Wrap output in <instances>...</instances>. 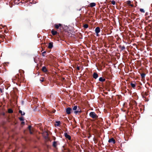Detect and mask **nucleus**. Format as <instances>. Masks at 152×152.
Wrapping results in <instances>:
<instances>
[{
  "label": "nucleus",
  "mask_w": 152,
  "mask_h": 152,
  "mask_svg": "<svg viewBox=\"0 0 152 152\" xmlns=\"http://www.w3.org/2000/svg\"><path fill=\"white\" fill-rule=\"evenodd\" d=\"M90 116L92 118L96 120L98 118V115L94 112H91L89 113Z\"/></svg>",
  "instance_id": "1"
},
{
  "label": "nucleus",
  "mask_w": 152,
  "mask_h": 152,
  "mask_svg": "<svg viewBox=\"0 0 152 152\" xmlns=\"http://www.w3.org/2000/svg\"><path fill=\"white\" fill-rule=\"evenodd\" d=\"M72 112V109L70 107H68L66 109V112L67 114H70Z\"/></svg>",
  "instance_id": "2"
},
{
  "label": "nucleus",
  "mask_w": 152,
  "mask_h": 152,
  "mask_svg": "<svg viewBox=\"0 0 152 152\" xmlns=\"http://www.w3.org/2000/svg\"><path fill=\"white\" fill-rule=\"evenodd\" d=\"M95 32L96 33V36H99V34L98 33L100 32V29L99 27H96L95 29Z\"/></svg>",
  "instance_id": "3"
},
{
  "label": "nucleus",
  "mask_w": 152,
  "mask_h": 152,
  "mask_svg": "<svg viewBox=\"0 0 152 152\" xmlns=\"http://www.w3.org/2000/svg\"><path fill=\"white\" fill-rule=\"evenodd\" d=\"M108 142L109 143H112L113 144L115 143V141L114 138L113 137L109 139Z\"/></svg>",
  "instance_id": "4"
},
{
  "label": "nucleus",
  "mask_w": 152,
  "mask_h": 152,
  "mask_svg": "<svg viewBox=\"0 0 152 152\" xmlns=\"http://www.w3.org/2000/svg\"><path fill=\"white\" fill-rule=\"evenodd\" d=\"M64 134L66 138L68 139L69 140H71V136L68 134L67 133H64Z\"/></svg>",
  "instance_id": "5"
},
{
  "label": "nucleus",
  "mask_w": 152,
  "mask_h": 152,
  "mask_svg": "<svg viewBox=\"0 0 152 152\" xmlns=\"http://www.w3.org/2000/svg\"><path fill=\"white\" fill-rule=\"evenodd\" d=\"M82 112V111L80 109V107H79V108H78L77 110H76L75 111H74V113L75 114H77L78 113H81Z\"/></svg>",
  "instance_id": "6"
},
{
  "label": "nucleus",
  "mask_w": 152,
  "mask_h": 152,
  "mask_svg": "<svg viewBox=\"0 0 152 152\" xmlns=\"http://www.w3.org/2000/svg\"><path fill=\"white\" fill-rule=\"evenodd\" d=\"M93 77L94 79H96L98 77V75L96 72H94L93 75Z\"/></svg>",
  "instance_id": "7"
},
{
  "label": "nucleus",
  "mask_w": 152,
  "mask_h": 152,
  "mask_svg": "<svg viewBox=\"0 0 152 152\" xmlns=\"http://www.w3.org/2000/svg\"><path fill=\"white\" fill-rule=\"evenodd\" d=\"M53 43L52 42H50L49 43L48 48L49 49H51L53 47Z\"/></svg>",
  "instance_id": "8"
},
{
  "label": "nucleus",
  "mask_w": 152,
  "mask_h": 152,
  "mask_svg": "<svg viewBox=\"0 0 152 152\" xmlns=\"http://www.w3.org/2000/svg\"><path fill=\"white\" fill-rule=\"evenodd\" d=\"M25 23L28 25H30V22L28 19H25L24 20Z\"/></svg>",
  "instance_id": "9"
},
{
  "label": "nucleus",
  "mask_w": 152,
  "mask_h": 152,
  "mask_svg": "<svg viewBox=\"0 0 152 152\" xmlns=\"http://www.w3.org/2000/svg\"><path fill=\"white\" fill-rule=\"evenodd\" d=\"M57 145V142L54 141L53 142L52 146L54 148H56Z\"/></svg>",
  "instance_id": "10"
},
{
  "label": "nucleus",
  "mask_w": 152,
  "mask_h": 152,
  "mask_svg": "<svg viewBox=\"0 0 152 152\" xmlns=\"http://www.w3.org/2000/svg\"><path fill=\"white\" fill-rule=\"evenodd\" d=\"M62 26L61 24H55L54 25L56 29H58L59 28Z\"/></svg>",
  "instance_id": "11"
},
{
  "label": "nucleus",
  "mask_w": 152,
  "mask_h": 152,
  "mask_svg": "<svg viewBox=\"0 0 152 152\" xmlns=\"http://www.w3.org/2000/svg\"><path fill=\"white\" fill-rule=\"evenodd\" d=\"M51 33L53 35H56L58 33L56 31H55L53 29L51 31Z\"/></svg>",
  "instance_id": "12"
},
{
  "label": "nucleus",
  "mask_w": 152,
  "mask_h": 152,
  "mask_svg": "<svg viewBox=\"0 0 152 152\" xmlns=\"http://www.w3.org/2000/svg\"><path fill=\"white\" fill-rule=\"evenodd\" d=\"M42 70L43 72H48V70L46 68V67L44 66L42 67Z\"/></svg>",
  "instance_id": "13"
},
{
  "label": "nucleus",
  "mask_w": 152,
  "mask_h": 152,
  "mask_svg": "<svg viewBox=\"0 0 152 152\" xmlns=\"http://www.w3.org/2000/svg\"><path fill=\"white\" fill-rule=\"evenodd\" d=\"M105 79L102 77H100L99 79V81L100 82H103L105 81Z\"/></svg>",
  "instance_id": "14"
},
{
  "label": "nucleus",
  "mask_w": 152,
  "mask_h": 152,
  "mask_svg": "<svg viewBox=\"0 0 152 152\" xmlns=\"http://www.w3.org/2000/svg\"><path fill=\"white\" fill-rule=\"evenodd\" d=\"M79 107H78L77 105L75 106L72 108V110L74 111H75L77 110L78 108H79Z\"/></svg>",
  "instance_id": "15"
},
{
  "label": "nucleus",
  "mask_w": 152,
  "mask_h": 152,
  "mask_svg": "<svg viewBox=\"0 0 152 152\" xmlns=\"http://www.w3.org/2000/svg\"><path fill=\"white\" fill-rule=\"evenodd\" d=\"M119 47L121 48V50L122 51L125 49V48L124 46H122L121 45H119Z\"/></svg>",
  "instance_id": "16"
},
{
  "label": "nucleus",
  "mask_w": 152,
  "mask_h": 152,
  "mask_svg": "<svg viewBox=\"0 0 152 152\" xmlns=\"http://www.w3.org/2000/svg\"><path fill=\"white\" fill-rule=\"evenodd\" d=\"M96 4L95 3H91L90 4V6L91 7H93L96 6Z\"/></svg>",
  "instance_id": "17"
},
{
  "label": "nucleus",
  "mask_w": 152,
  "mask_h": 152,
  "mask_svg": "<svg viewBox=\"0 0 152 152\" xmlns=\"http://www.w3.org/2000/svg\"><path fill=\"white\" fill-rule=\"evenodd\" d=\"M56 124H55L56 126H59L60 125V121H56Z\"/></svg>",
  "instance_id": "18"
},
{
  "label": "nucleus",
  "mask_w": 152,
  "mask_h": 152,
  "mask_svg": "<svg viewBox=\"0 0 152 152\" xmlns=\"http://www.w3.org/2000/svg\"><path fill=\"white\" fill-rule=\"evenodd\" d=\"M130 85H131V86L133 88H134V89L135 88L136 85L134 84L133 83H130Z\"/></svg>",
  "instance_id": "19"
},
{
  "label": "nucleus",
  "mask_w": 152,
  "mask_h": 152,
  "mask_svg": "<svg viewBox=\"0 0 152 152\" xmlns=\"http://www.w3.org/2000/svg\"><path fill=\"white\" fill-rule=\"evenodd\" d=\"M145 74L144 73H142L141 74V76L142 78H143L145 77Z\"/></svg>",
  "instance_id": "20"
},
{
  "label": "nucleus",
  "mask_w": 152,
  "mask_h": 152,
  "mask_svg": "<svg viewBox=\"0 0 152 152\" xmlns=\"http://www.w3.org/2000/svg\"><path fill=\"white\" fill-rule=\"evenodd\" d=\"M8 112L9 113H11L13 112V111L11 109H9L8 110Z\"/></svg>",
  "instance_id": "21"
},
{
  "label": "nucleus",
  "mask_w": 152,
  "mask_h": 152,
  "mask_svg": "<svg viewBox=\"0 0 152 152\" xmlns=\"http://www.w3.org/2000/svg\"><path fill=\"white\" fill-rule=\"evenodd\" d=\"M19 113H20L22 115H24L25 114V113L23 112V113L22 111L21 110H19Z\"/></svg>",
  "instance_id": "22"
},
{
  "label": "nucleus",
  "mask_w": 152,
  "mask_h": 152,
  "mask_svg": "<svg viewBox=\"0 0 152 152\" xmlns=\"http://www.w3.org/2000/svg\"><path fill=\"white\" fill-rule=\"evenodd\" d=\"M88 26L87 24H85L83 26V27L85 28H87L88 27Z\"/></svg>",
  "instance_id": "23"
},
{
  "label": "nucleus",
  "mask_w": 152,
  "mask_h": 152,
  "mask_svg": "<svg viewBox=\"0 0 152 152\" xmlns=\"http://www.w3.org/2000/svg\"><path fill=\"white\" fill-rule=\"evenodd\" d=\"M19 119L20 121H23L24 120V118L23 117H21L19 118Z\"/></svg>",
  "instance_id": "24"
},
{
  "label": "nucleus",
  "mask_w": 152,
  "mask_h": 152,
  "mask_svg": "<svg viewBox=\"0 0 152 152\" xmlns=\"http://www.w3.org/2000/svg\"><path fill=\"white\" fill-rule=\"evenodd\" d=\"M44 78L43 77H42L40 79V81L41 82H43L44 81Z\"/></svg>",
  "instance_id": "25"
},
{
  "label": "nucleus",
  "mask_w": 152,
  "mask_h": 152,
  "mask_svg": "<svg viewBox=\"0 0 152 152\" xmlns=\"http://www.w3.org/2000/svg\"><path fill=\"white\" fill-rule=\"evenodd\" d=\"M111 3L112 4L115 5V1L113 0L111 1Z\"/></svg>",
  "instance_id": "26"
},
{
  "label": "nucleus",
  "mask_w": 152,
  "mask_h": 152,
  "mask_svg": "<svg viewBox=\"0 0 152 152\" xmlns=\"http://www.w3.org/2000/svg\"><path fill=\"white\" fill-rule=\"evenodd\" d=\"M140 10L141 12H143V13L145 12L144 10V9H140Z\"/></svg>",
  "instance_id": "27"
},
{
  "label": "nucleus",
  "mask_w": 152,
  "mask_h": 152,
  "mask_svg": "<svg viewBox=\"0 0 152 152\" xmlns=\"http://www.w3.org/2000/svg\"><path fill=\"white\" fill-rule=\"evenodd\" d=\"M46 53V51H44L42 53V56H45L44 54H45V53Z\"/></svg>",
  "instance_id": "28"
},
{
  "label": "nucleus",
  "mask_w": 152,
  "mask_h": 152,
  "mask_svg": "<svg viewBox=\"0 0 152 152\" xmlns=\"http://www.w3.org/2000/svg\"><path fill=\"white\" fill-rule=\"evenodd\" d=\"M127 4H128L129 5L131 4V1H127Z\"/></svg>",
  "instance_id": "29"
},
{
  "label": "nucleus",
  "mask_w": 152,
  "mask_h": 152,
  "mask_svg": "<svg viewBox=\"0 0 152 152\" xmlns=\"http://www.w3.org/2000/svg\"><path fill=\"white\" fill-rule=\"evenodd\" d=\"M31 126H29L28 127V130H29V131H30V130H31Z\"/></svg>",
  "instance_id": "30"
},
{
  "label": "nucleus",
  "mask_w": 152,
  "mask_h": 152,
  "mask_svg": "<svg viewBox=\"0 0 152 152\" xmlns=\"http://www.w3.org/2000/svg\"><path fill=\"white\" fill-rule=\"evenodd\" d=\"M77 69L78 70H79L80 69V67L79 66H77Z\"/></svg>",
  "instance_id": "31"
},
{
  "label": "nucleus",
  "mask_w": 152,
  "mask_h": 152,
  "mask_svg": "<svg viewBox=\"0 0 152 152\" xmlns=\"http://www.w3.org/2000/svg\"><path fill=\"white\" fill-rule=\"evenodd\" d=\"M134 104H135V105L137 106V102L135 101H134Z\"/></svg>",
  "instance_id": "32"
},
{
  "label": "nucleus",
  "mask_w": 152,
  "mask_h": 152,
  "mask_svg": "<svg viewBox=\"0 0 152 152\" xmlns=\"http://www.w3.org/2000/svg\"><path fill=\"white\" fill-rule=\"evenodd\" d=\"M25 124V122L24 121H22L21 122V124Z\"/></svg>",
  "instance_id": "33"
},
{
  "label": "nucleus",
  "mask_w": 152,
  "mask_h": 152,
  "mask_svg": "<svg viewBox=\"0 0 152 152\" xmlns=\"http://www.w3.org/2000/svg\"><path fill=\"white\" fill-rule=\"evenodd\" d=\"M130 6H131V7H132L134 6V5L133 4H130L129 5Z\"/></svg>",
  "instance_id": "34"
},
{
  "label": "nucleus",
  "mask_w": 152,
  "mask_h": 152,
  "mask_svg": "<svg viewBox=\"0 0 152 152\" xmlns=\"http://www.w3.org/2000/svg\"><path fill=\"white\" fill-rule=\"evenodd\" d=\"M29 132H30V134H33V133L32 132H31V130H30V131H29Z\"/></svg>",
  "instance_id": "35"
},
{
  "label": "nucleus",
  "mask_w": 152,
  "mask_h": 152,
  "mask_svg": "<svg viewBox=\"0 0 152 152\" xmlns=\"http://www.w3.org/2000/svg\"><path fill=\"white\" fill-rule=\"evenodd\" d=\"M0 92L1 93H2L3 92L1 88H0Z\"/></svg>",
  "instance_id": "36"
},
{
  "label": "nucleus",
  "mask_w": 152,
  "mask_h": 152,
  "mask_svg": "<svg viewBox=\"0 0 152 152\" xmlns=\"http://www.w3.org/2000/svg\"><path fill=\"white\" fill-rule=\"evenodd\" d=\"M145 94L146 96L148 95V94L146 92H145Z\"/></svg>",
  "instance_id": "37"
},
{
  "label": "nucleus",
  "mask_w": 152,
  "mask_h": 152,
  "mask_svg": "<svg viewBox=\"0 0 152 152\" xmlns=\"http://www.w3.org/2000/svg\"><path fill=\"white\" fill-rule=\"evenodd\" d=\"M56 111V110H54L53 111V113H54Z\"/></svg>",
  "instance_id": "38"
},
{
  "label": "nucleus",
  "mask_w": 152,
  "mask_h": 152,
  "mask_svg": "<svg viewBox=\"0 0 152 152\" xmlns=\"http://www.w3.org/2000/svg\"><path fill=\"white\" fill-rule=\"evenodd\" d=\"M33 0V1H34V2H34V3H36V1H34V0Z\"/></svg>",
  "instance_id": "39"
},
{
  "label": "nucleus",
  "mask_w": 152,
  "mask_h": 152,
  "mask_svg": "<svg viewBox=\"0 0 152 152\" xmlns=\"http://www.w3.org/2000/svg\"><path fill=\"white\" fill-rule=\"evenodd\" d=\"M66 119L68 121H69L67 119V118H66Z\"/></svg>",
  "instance_id": "40"
},
{
  "label": "nucleus",
  "mask_w": 152,
  "mask_h": 152,
  "mask_svg": "<svg viewBox=\"0 0 152 152\" xmlns=\"http://www.w3.org/2000/svg\"><path fill=\"white\" fill-rule=\"evenodd\" d=\"M81 10V9H80L79 10Z\"/></svg>",
  "instance_id": "41"
},
{
  "label": "nucleus",
  "mask_w": 152,
  "mask_h": 152,
  "mask_svg": "<svg viewBox=\"0 0 152 152\" xmlns=\"http://www.w3.org/2000/svg\"><path fill=\"white\" fill-rule=\"evenodd\" d=\"M55 139H56V138H55L54 139V140H55Z\"/></svg>",
  "instance_id": "42"
}]
</instances>
